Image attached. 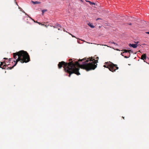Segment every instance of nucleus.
<instances>
[{
    "label": "nucleus",
    "instance_id": "f257e3e1",
    "mask_svg": "<svg viewBox=\"0 0 149 149\" xmlns=\"http://www.w3.org/2000/svg\"><path fill=\"white\" fill-rule=\"evenodd\" d=\"M99 57L95 56L93 57L89 58H85L79 59L78 61L75 62L72 61V59H69V63H66L63 61L59 62L58 64L59 69H61L63 65L64 70L65 72L68 73L70 77L71 74L74 73L77 75L80 74L79 72L80 68L88 71L94 70L97 65Z\"/></svg>",
    "mask_w": 149,
    "mask_h": 149
},
{
    "label": "nucleus",
    "instance_id": "f03ea898",
    "mask_svg": "<svg viewBox=\"0 0 149 149\" xmlns=\"http://www.w3.org/2000/svg\"><path fill=\"white\" fill-rule=\"evenodd\" d=\"M13 57L15 59L17 58V56H18L17 58L16 61H13L15 62V64L12 67H8L9 69H11L13 68L17 64L19 61H20L21 63H27L30 61L29 56L26 51L23 50H21L16 53L13 54Z\"/></svg>",
    "mask_w": 149,
    "mask_h": 149
},
{
    "label": "nucleus",
    "instance_id": "7ed1b4c3",
    "mask_svg": "<svg viewBox=\"0 0 149 149\" xmlns=\"http://www.w3.org/2000/svg\"><path fill=\"white\" fill-rule=\"evenodd\" d=\"M105 64V65H104L103 67L109 68V70L112 72H115L116 70L118 69L117 65L114 64L110 62H106Z\"/></svg>",
    "mask_w": 149,
    "mask_h": 149
},
{
    "label": "nucleus",
    "instance_id": "20e7f679",
    "mask_svg": "<svg viewBox=\"0 0 149 149\" xmlns=\"http://www.w3.org/2000/svg\"><path fill=\"white\" fill-rule=\"evenodd\" d=\"M1 63L0 65V67L2 69H5L6 67H8L9 65V64L6 65L5 63L4 62H1Z\"/></svg>",
    "mask_w": 149,
    "mask_h": 149
},
{
    "label": "nucleus",
    "instance_id": "39448f33",
    "mask_svg": "<svg viewBox=\"0 0 149 149\" xmlns=\"http://www.w3.org/2000/svg\"><path fill=\"white\" fill-rule=\"evenodd\" d=\"M146 54H143L141 56V59L143 60L144 61V62H146V61H145V60L146 59Z\"/></svg>",
    "mask_w": 149,
    "mask_h": 149
},
{
    "label": "nucleus",
    "instance_id": "423d86ee",
    "mask_svg": "<svg viewBox=\"0 0 149 149\" xmlns=\"http://www.w3.org/2000/svg\"><path fill=\"white\" fill-rule=\"evenodd\" d=\"M129 45L130 47H132L134 48H136L137 47V45L136 44H129Z\"/></svg>",
    "mask_w": 149,
    "mask_h": 149
},
{
    "label": "nucleus",
    "instance_id": "0eeeda50",
    "mask_svg": "<svg viewBox=\"0 0 149 149\" xmlns=\"http://www.w3.org/2000/svg\"><path fill=\"white\" fill-rule=\"evenodd\" d=\"M31 2L33 4H40L41 2L40 1H31Z\"/></svg>",
    "mask_w": 149,
    "mask_h": 149
},
{
    "label": "nucleus",
    "instance_id": "6e6552de",
    "mask_svg": "<svg viewBox=\"0 0 149 149\" xmlns=\"http://www.w3.org/2000/svg\"><path fill=\"white\" fill-rule=\"evenodd\" d=\"M88 25L91 28H93L95 27L92 23H89L88 24Z\"/></svg>",
    "mask_w": 149,
    "mask_h": 149
},
{
    "label": "nucleus",
    "instance_id": "1a4fd4ad",
    "mask_svg": "<svg viewBox=\"0 0 149 149\" xmlns=\"http://www.w3.org/2000/svg\"><path fill=\"white\" fill-rule=\"evenodd\" d=\"M122 51H124L123 53H124V52L126 53V52H129L128 50H126V49H123L122 50Z\"/></svg>",
    "mask_w": 149,
    "mask_h": 149
},
{
    "label": "nucleus",
    "instance_id": "9d476101",
    "mask_svg": "<svg viewBox=\"0 0 149 149\" xmlns=\"http://www.w3.org/2000/svg\"><path fill=\"white\" fill-rule=\"evenodd\" d=\"M56 27H60V28L61 27V25L58 23H56Z\"/></svg>",
    "mask_w": 149,
    "mask_h": 149
},
{
    "label": "nucleus",
    "instance_id": "9b49d317",
    "mask_svg": "<svg viewBox=\"0 0 149 149\" xmlns=\"http://www.w3.org/2000/svg\"><path fill=\"white\" fill-rule=\"evenodd\" d=\"M89 3L91 5H95V3H93V2H92L91 1H90V2H89Z\"/></svg>",
    "mask_w": 149,
    "mask_h": 149
},
{
    "label": "nucleus",
    "instance_id": "f8f14e48",
    "mask_svg": "<svg viewBox=\"0 0 149 149\" xmlns=\"http://www.w3.org/2000/svg\"><path fill=\"white\" fill-rule=\"evenodd\" d=\"M47 11V10H46V9L43 10L42 11V15H43V14L44 13V12L46 11Z\"/></svg>",
    "mask_w": 149,
    "mask_h": 149
},
{
    "label": "nucleus",
    "instance_id": "ddd939ff",
    "mask_svg": "<svg viewBox=\"0 0 149 149\" xmlns=\"http://www.w3.org/2000/svg\"><path fill=\"white\" fill-rule=\"evenodd\" d=\"M21 10L22 11L23 13H24L26 15H27L28 16V15L24 11V10H23L22 9H21Z\"/></svg>",
    "mask_w": 149,
    "mask_h": 149
},
{
    "label": "nucleus",
    "instance_id": "4468645a",
    "mask_svg": "<svg viewBox=\"0 0 149 149\" xmlns=\"http://www.w3.org/2000/svg\"><path fill=\"white\" fill-rule=\"evenodd\" d=\"M111 43L114 44L115 45L117 46L118 45V44L114 42H111Z\"/></svg>",
    "mask_w": 149,
    "mask_h": 149
},
{
    "label": "nucleus",
    "instance_id": "2eb2a0df",
    "mask_svg": "<svg viewBox=\"0 0 149 149\" xmlns=\"http://www.w3.org/2000/svg\"><path fill=\"white\" fill-rule=\"evenodd\" d=\"M28 17L30 18H31L32 20H33L34 22H36V21L33 19H32L31 17H30L29 15H28Z\"/></svg>",
    "mask_w": 149,
    "mask_h": 149
},
{
    "label": "nucleus",
    "instance_id": "dca6fc26",
    "mask_svg": "<svg viewBox=\"0 0 149 149\" xmlns=\"http://www.w3.org/2000/svg\"><path fill=\"white\" fill-rule=\"evenodd\" d=\"M28 17L30 18H31L32 20H33L34 22H36V21L33 19H32L31 17H30L29 15H28Z\"/></svg>",
    "mask_w": 149,
    "mask_h": 149
},
{
    "label": "nucleus",
    "instance_id": "f3484780",
    "mask_svg": "<svg viewBox=\"0 0 149 149\" xmlns=\"http://www.w3.org/2000/svg\"><path fill=\"white\" fill-rule=\"evenodd\" d=\"M28 17L30 18H31L32 20H33L34 22H36V21L33 19H32L31 17H30L29 15H28Z\"/></svg>",
    "mask_w": 149,
    "mask_h": 149
},
{
    "label": "nucleus",
    "instance_id": "a211bd4d",
    "mask_svg": "<svg viewBox=\"0 0 149 149\" xmlns=\"http://www.w3.org/2000/svg\"><path fill=\"white\" fill-rule=\"evenodd\" d=\"M28 17L30 18H31L32 20H33L34 22H36V21L33 19H32L31 17H30L29 15H28Z\"/></svg>",
    "mask_w": 149,
    "mask_h": 149
},
{
    "label": "nucleus",
    "instance_id": "6ab92c4d",
    "mask_svg": "<svg viewBox=\"0 0 149 149\" xmlns=\"http://www.w3.org/2000/svg\"><path fill=\"white\" fill-rule=\"evenodd\" d=\"M129 52H128L130 53L131 52L133 53V52L131 50H128Z\"/></svg>",
    "mask_w": 149,
    "mask_h": 149
},
{
    "label": "nucleus",
    "instance_id": "aec40b11",
    "mask_svg": "<svg viewBox=\"0 0 149 149\" xmlns=\"http://www.w3.org/2000/svg\"><path fill=\"white\" fill-rule=\"evenodd\" d=\"M53 27L54 28H57V27H56V25H55V26H53Z\"/></svg>",
    "mask_w": 149,
    "mask_h": 149
},
{
    "label": "nucleus",
    "instance_id": "412c9836",
    "mask_svg": "<svg viewBox=\"0 0 149 149\" xmlns=\"http://www.w3.org/2000/svg\"><path fill=\"white\" fill-rule=\"evenodd\" d=\"M70 35H71V36H72V37H74V38H76L75 36H73V35L71 34H70Z\"/></svg>",
    "mask_w": 149,
    "mask_h": 149
},
{
    "label": "nucleus",
    "instance_id": "4be33fe9",
    "mask_svg": "<svg viewBox=\"0 0 149 149\" xmlns=\"http://www.w3.org/2000/svg\"><path fill=\"white\" fill-rule=\"evenodd\" d=\"M124 57L125 58H128L129 57H127V56H124Z\"/></svg>",
    "mask_w": 149,
    "mask_h": 149
},
{
    "label": "nucleus",
    "instance_id": "5701e85b",
    "mask_svg": "<svg viewBox=\"0 0 149 149\" xmlns=\"http://www.w3.org/2000/svg\"><path fill=\"white\" fill-rule=\"evenodd\" d=\"M38 23L39 25H41V24L42 23H41L40 22H38Z\"/></svg>",
    "mask_w": 149,
    "mask_h": 149
},
{
    "label": "nucleus",
    "instance_id": "b1692460",
    "mask_svg": "<svg viewBox=\"0 0 149 149\" xmlns=\"http://www.w3.org/2000/svg\"><path fill=\"white\" fill-rule=\"evenodd\" d=\"M101 19L100 18H97L96 19V20H99V19Z\"/></svg>",
    "mask_w": 149,
    "mask_h": 149
},
{
    "label": "nucleus",
    "instance_id": "393cba45",
    "mask_svg": "<svg viewBox=\"0 0 149 149\" xmlns=\"http://www.w3.org/2000/svg\"><path fill=\"white\" fill-rule=\"evenodd\" d=\"M12 59V58H9V62H10V60H11V59Z\"/></svg>",
    "mask_w": 149,
    "mask_h": 149
},
{
    "label": "nucleus",
    "instance_id": "a878e982",
    "mask_svg": "<svg viewBox=\"0 0 149 149\" xmlns=\"http://www.w3.org/2000/svg\"><path fill=\"white\" fill-rule=\"evenodd\" d=\"M86 2H88L89 3V2H90V1H88V0H86Z\"/></svg>",
    "mask_w": 149,
    "mask_h": 149
},
{
    "label": "nucleus",
    "instance_id": "bb28decb",
    "mask_svg": "<svg viewBox=\"0 0 149 149\" xmlns=\"http://www.w3.org/2000/svg\"><path fill=\"white\" fill-rule=\"evenodd\" d=\"M41 25L42 26H44V24H42V23H41Z\"/></svg>",
    "mask_w": 149,
    "mask_h": 149
},
{
    "label": "nucleus",
    "instance_id": "cd10ccee",
    "mask_svg": "<svg viewBox=\"0 0 149 149\" xmlns=\"http://www.w3.org/2000/svg\"><path fill=\"white\" fill-rule=\"evenodd\" d=\"M57 28L58 29V30H60V28H59V27H57Z\"/></svg>",
    "mask_w": 149,
    "mask_h": 149
},
{
    "label": "nucleus",
    "instance_id": "c85d7f7f",
    "mask_svg": "<svg viewBox=\"0 0 149 149\" xmlns=\"http://www.w3.org/2000/svg\"><path fill=\"white\" fill-rule=\"evenodd\" d=\"M146 33L149 34V32H146Z\"/></svg>",
    "mask_w": 149,
    "mask_h": 149
},
{
    "label": "nucleus",
    "instance_id": "c756f323",
    "mask_svg": "<svg viewBox=\"0 0 149 149\" xmlns=\"http://www.w3.org/2000/svg\"><path fill=\"white\" fill-rule=\"evenodd\" d=\"M121 55L122 56H124L123 55V54H122V53H121Z\"/></svg>",
    "mask_w": 149,
    "mask_h": 149
},
{
    "label": "nucleus",
    "instance_id": "7c9ffc66",
    "mask_svg": "<svg viewBox=\"0 0 149 149\" xmlns=\"http://www.w3.org/2000/svg\"><path fill=\"white\" fill-rule=\"evenodd\" d=\"M4 59H7L8 58H4Z\"/></svg>",
    "mask_w": 149,
    "mask_h": 149
},
{
    "label": "nucleus",
    "instance_id": "2f4dec72",
    "mask_svg": "<svg viewBox=\"0 0 149 149\" xmlns=\"http://www.w3.org/2000/svg\"><path fill=\"white\" fill-rule=\"evenodd\" d=\"M45 26L46 27V28H47V26H46V25H45Z\"/></svg>",
    "mask_w": 149,
    "mask_h": 149
},
{
    "label": "nucleus",
    "instance_id": "473e14b6",
    "mask_svg": "<svg viewBox=\"0 0 149 149\" xmlns=\"http://www.w3.org/2000/svg\"><path fill=\"white\" fill-rule=\"evenodd\" d=\"M129 24L130 25H131L132 24L131 23H130Z\"/></svg>",
    "mask_w": 149,
    "mask_h": 149
},
{
    "label": "nucleus",
    "instance_id": "72a5a7b5",
    "mask_svg": "<svg viewBox=\"0 0 149 149\" xmlns=\"http://www.w3.org/2000/svg\"><path fill=\"white\" fill-rule=\"evenodd\" d=\"M116 50L117 51H119V50L118 49H117Z\"/></svg>",
    "mask_w": 149,
    "mask_h": 149
},
{
    "label": "nucleus",
    "instance_id": "f704fd0d",
    "mask_svg": "<svg viewBox=\"0 0 149 149\" xmlns=\"http://www.w3.org/2000/svg\"><path fill=\"white\" fill-rule=\"evenodd\" d=\"M18 8H19L20 9H21V8H20L19 7Z\"/></svg>",
    "mask_w": 149,
    "mask_h": 149
},
{
    "label": "nucleus",
    "instance_id": "c9c22d12",
    "mask_svg": "<svg viewBox=\"0 0 149 149\" xmlns=\"http://www.w3.org/2000/svg\"><path fill=\"white\" fill-rule=\"evenodd\" d=\"M104 46H107V47H109L107 45H104Z\"/></svg>",
    "mask_w": 149,
    "mask_h": 149
},
{
    "label": "nucleus",
    "instance_id": "e433bc0d",
    "mask_svg": "<svg viewBox=\"0 0 149 149\" xmlns=\"http://www.w3.org/2000/svg\"><path fill=\"white\" fill-rule=\"evenodd\" d=\"M35 22H36V23H38V22L37 21H36Z\"/></svg>",
    "mask_w": 149,
    "mask_h": 149
},
{
    "label": "nucleus",
    "instance_id": "4c0bfd02",
    "mask_svg": "<svg viewBox=\"0 0 149 149\" xmlns=\"http://www.w3.org/2000/svg\"><path fill=\"white\" fill-rule=\"evenodd\" d=\"M123 117V119H124V117Z\"/></svg>",
    "mask_w": 149,
    "mask_h": 149
}]
</instances>
